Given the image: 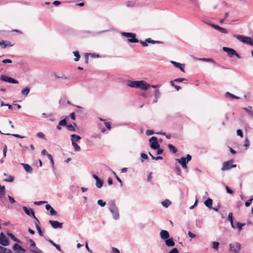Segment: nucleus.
I'll return each instance as SVG.
<instances>
[{"label":"nucleus","instance_id":"nucleus-35","mask_svg":"<svg viewBox=\"0 0 253 253\" xmlns=\"http://www.w3.org/2000/svg\"><path fill=\"white\" fill-rule=\"evenodd\" d=\"M73 54L74 56H75V58L74 59V60L75 61H78L80 58V55L79 54V52L77 50L73 52Z\"/></svg>","mask_w":253,"mask_h":253},{"label":"nucleus","instance_id":"nucleus-22","mask_svg":"<svg viewBox=\"0 0 253 253\" xmlns=\"http://www.w3.org/2000/svg\"><path fill=\"white\" fill-rule=\"evenodd\" d=\"M13 249L16 251H21L22 252V253H25L26 251L25 249L16 243L13 245Z\"/></svg>","mask_w":253,"mask_h":253},{"label":"nucleus","instance_id":"nucleus-11","mask_svg":"<svg viewBox=\"0 0 253 253\" xmlns=\"http://www.w3.org/2000/svg\"><path fill=\"white\" fill-rule=\"evenodd\" d=\"M0 80L4 82L11 84H16L18 83L17 80L5 75H1L0 76Z\"/></svg>","mask_w":253,"mask_h":253},{"label":"nucleus","instance_id":"nucleus-39","mask_svg":"<svg viewBox=\"0 0 253 253\" xmlns=\"http://www.w3.org/2000/svg\"><path fill=\"white\" fill-rule=\"evenodd\" d=\"M199 60L200 61H205V62H210L215 63L214 61L212 58H202L199 59Z\"/></svg>","mask_w":253,"mask_h":253},{"label":"nucleus","instance_id":"nucleus-46","mask_svg":"<svg viewBox=\"0 0 253 253\" xmlns=\"http://www.w3.org/2000/svg\"><path fill=\"white\" fill-rule=\"evenodd\" d=\"M219 243L217 242H212V248L215 250H217L218 249Z\"/></svg>","mask_w":253,"mask_h":253},{"label":"nucleus","instance_id":"nucleus-43","mask_svg":"<svg viewBox=\"0 0 253 253\" xmlns=\"http://www.w3.org/2000/svg\"><path fill=\"white\" fill-rule=\"evenodd\" d=\"M135 5V2L134 1H127L126 2V5L128 7H133Z\"/></svg>","mask_w":253,"mask_h":253},{"label":"nucleus","instance_id":"nucleus-52","mask_svg":"<svg viewBox=\"0 0 253 253\" xmlns=\"http://www.w3.org/2000/svg\"><path fill=\"white\" fill-rule=\"evenodd\" d=\"M31 251L34 253H40L41 251L36 247L31 250Z\"/></svg>","mask_w":253,"mask_h":253},{"label":"nucleus","instance_id":"nucleus-50","mask_svg":"<svg viewBox=\"0 0 253 253\" xmlns=\"http://www.w3.org/2000/svg\"><path fill=\"white\" fill-rule=\"evenodd\" d=\"M38 137L44 139L45 138V135L42 132H39L37 134Z\"/></svg>","mask_w":253,"mask_h":253},{"label":"nucleus","instance_id":"nucleus-47","mask_svg":"<svg viewBox=\"0 0 253 253\" xmlns=\"http://www.w3.org/2000/svg\"><path fill=\"white\" fill-rule=\"evenodd\" d=\"M36 229L38 230V232L39 235L41 236H42L43 235V232H42V231L40 227L39 226V225H37Z\"/></svg>","mask_w":253,"mask_h":253},{"label":"nucleus","instance_id":"nucleus-54","mask_svg":"<svg viewBox=\"0 0 253 253\" xmlns=\"http://www.w3.org/2000/svg\"><path fill=\"white\" fill-rule=\"evenodd\" d=\"M92 137L94 138H101V134L100 133H94L92 134Z\"/></svg>","mask_w":253,"mask_h":253},{"label":"nucleus","instance_id":"nucleus-38","mask_svg":"<svg viewBox=\"0 0 253 253\" xmlns=\"http://www.w3.org/2000/svg\"><path fill=\"white\" fill-rule=\"evenodd\" d=\"M146 42H147L148 43H152V44H154V43H161V42H160V41H154V40H152L151 38H148L146 39Z\"/></svg>","mask_w":253,"mask_h":253},{"label":"nucleus","instance_id":"nucleus-27","mask_svg":"<svg viewBox=\"0 0 253 253\" xmlns=\"http://www.w3.org/2000/svg\"><path fill=\"white\" fill-rule=\"evenodd\" d=\"M0 253H12V252L10 249L3 248L0 246Z\"/></svg>","mask_w":253,"mask_h":253},{"label":"nucleus","instance_id":"nucleus-8","mask_svg":"<svg viewBox=\"0 0 253 253\" xmlns=\"http://www.w3.org/2000/svg\"><path fill=\"white\" fill-rule=\"evenodd\" d=\"M233 161L232 160L226 161L223 163L222 167L221 169L222 171H225L236 167V165H233Z\"/></svg>","mask_w":253,"mask_h":253},{"label":"nucleus","instance_id":"nucleus-26","mask_svg":"<svg viewBox=\"0 0 253 253\" xmlns=\"http://www.w3.org/2000/svg\"><path fill=\"white\" fill-rule=\"evenodd\" d=\"M243 109L245 110L250 116L253 118V110H252L251 106H249L247 108H243Z\"/></svg>","mask_w":253,"mask_h":253},{"label":"nucleus","instance_id":"nucleus-30","mask_svg":"<svg viewBox=\"0 0 253 253\" xmlns=\"http://www.w3.org/2000/svg\"><path fill=\"white\" fill-rule=\"evenodd\" d=\"M77 126L76 123H74L73 125H67V129L72 131H76L75 127Z\"/></svg>","mask_w":253,"mask_h":253},{"label":"nucleus","instance_id":"nucleus-44","mask_svg":"<svg viewBox=\"0 0 253 253\" xmlns=\"http://www.w3.org/2000/svg\"><path fill=\"white\" fill-rule=\"evenodd\" d=\"M97 204L101 207H103L106 205V202H104L102 200H98L97 201Z\"/></svg>","mask_w":253,"mask_h":253},{"label":"nucleus","instance_id":"nucleus-40","mask_svg":"<svg viewBox=\"0 0 253 253\" xmlns=\"http://www.w3.org/2000/svg\"><path fill=\"white\" fill-rule=\"evenodd\" d=\"M48 242L51 244L53 246H54L57 250H58L59 251H61V248H60V247L59 245H57L55 243H54L52 240H48Z\"/></svg>","mask_w":253,"mask_h":253},{"label":"nucleus","instance_id":"nucleus-64","mask_svg":"<svg viewBox=\"0 0 253 253\" xmlns=\"http://www.w3.org/2000/svg\"><path fill=\"white\" fill-rule=\"evenodd\" d=\"M169 253H179V252L176 248H173Z\"/></svg>","mask_w":253,"mask_h":253},{"label":"nucleus","instance_id":"nucleus-56","mask_svg":"<svg viewBox=\"0 0 253 253\" xmlns=\"http://www.w3.org/2000/svg\"><path fill=\"white\" fill-rule=\"evenodd\" d=\"M250 145V141L248 138H246L245 140V144L244 146L246 147H248Z\"/></svg>","mask_w":253,"mask_h":253},{"label":"nucleus","instance_id":"nucleus-5","mask_svg":"<svg viewBox=\"0 0 253 253\" xmlns=\"http://www.w3.org/2000/svg\"><path fill=\"white\" fill-rule=\"evenodd\" d=\"M121 35L124 37L129 38L128 41L129 42L135 43L139 42L138 40L136 39V35L134 33L122 32Z\"/></svg>","mask_w":253,"mask_h":253},{"label":"nucleus","instance_id":"nucleus-15","mask_svg":"<svg viewBox=\"0 0 253 253\" xmlns=\"http://www.w3.org/2000/svg\"><path fill=\"white\" fill-rule=\"evenodd\" d=\"M211 26L221 33L227 34L228 33V31L226 29L221 27L219 26L214 24L213 23V24H211Z\"/></svg>","mask_w":253,"mask_h":253},{"label":"nucleus","instance_id":"nucleus-55","mask_svg":"<svg viewBox=\"0 0 253 253\" xmlns=\"http://www.w3.org/2000/svg\"><path fill=\"white\" fill-rule=\"evenodd\" d=\"M114 175L115 176V177H116V179L120 183L121 186H122L123 185V182H122V180L118 176V175L116 174V173L115 172H114Z\"/></svg>","mask_w":253,"mask_h":253},{"label":"nucleus","instance_id":"nucleus-49","mask_svg":"<svg viewBox=\"0 0 253 253\" xmlns=\"http://www.w3.org/2000/svg\"><path fill=\"white\" fill-rule=\"evenodd\" d=\"M161 95V93L158 89L155 90V96L156 99L159 98Z\"/></svg>","mask_w":253,"mask_h":253},{"label":"nucleus","instance_id":"nucleus-4","mask_svg":"<svg viewBox=\"0 0 253 253\" xmlns=\"http://www.w3.org/2000/svg\"><path fill=\"white\" fill-rule=\"evenodd\" d=\"M192 159L191 156L189 154H187L186 157H182L180 159H176V161H177L182 166L184 169H187V163H188Z\"/></svg>","mask_w":253,"mask_h":253},{"label":"nucleus","instance_id":"nucleus-7","mask_svg":"<svg viewBox=\"0 0 253 253\" xmlns=\"http://www.w3.org/2000/svg\"><path fill=\"white\" fill-rule=\"evenodd\" d=\"M229 251L232 253H239L241 247L239 243H230L229 245Z\"/></svg>","mask_w":253,"mask_h":253},{"label":"nucleus","instance_id":"nucleus-36","mask_svg":"<svg viewBox=\"0 0 253 253\" xmlns=\"http://www.w3.org/2000/svg\"><path fill=\"white\" fill-rule=\"evenodd\" d=\"M30 92V88L28 87H26L23 88L21 91V93L23 95H27Z\"/></svg>","mask_w":253,"mask_h":253},{"label":"nucleus","instance_id":"nucleus-2","mask_svg":"<svg viewBox=\"0 0 253 253\" xmlns=\"http://www.w3.org/2000/svg\"><path fill=\"white\" fill-rule=\"evenodd\" d=\"M161 238L165 242V244L167 247H173L175 243L172 238H169V234L167 230H162L160 233Z\"/></svg>","mask_w":253,"mask_h":253},{"label":"nucleus","instance_id":"nucleus-16","mask_svg":"<svg viewBox=\"0 0 253 253\" xmlns=\"http://www.w3.org/2000/svg\"><path fill=\"white\" fill-rule=\"evenodd\" d=\"M49 223L54 229L61 228L62 227V223L57 221L49 220Z\"/></svg>","mask_w":253,"mask_h":253},{"label":"nucleus","instance_id":"nucleus-17","mask_svg":"<svg viewBox=\"0 0 253 253\" xmlns=\"http://www.w3.org/2000/svg\"><path fill=\"white\" fill-rule=\"evenodd\" d=\"M92 177L96 180L95 185L96 187L98 188H100L103 186V181L102 180L100 179L96 174H93L92 175Z\"/></svg>","mask_w":253,"mask_h":253},{"label":"nucleus","instance_id":"nucleus-23","mask_svg":"<svg viewBox=\"0 0 253 253\" xmlns=\"http://www.w3.org/2000/svg\"><path fill=\"white\" fill-rule=\"evenodd\" d=\"M227 220L230 221L231 227L233 228H235V226L233 223V213L232 212L229 213L227 217Z\"/></svg>","mask_w":253,"mask_h":253},{"label":"nucleus","instance_id":"nucleus-33","mask_svg":"<svg viewBox=\"0 0 253 253\" xmlns=\"http://www.w3.org/2000/svg\"><path fill=\"white\" fill-rule=\"evenodd\" d=\"M245 225V223H241L240 222H237L236 225H235V228H237L239 231H241L242 229L243 226Z\"/></svg>","mask_w":253,"mask_h":253},{"label":"nucleus","instance_id":"nucleus-6","mask_svg":"<svg viewBox=\"0 0 253 253\" xmlns=\"http://www.w3.org/2000/svg\"><path fill=\"white\" fill-rule=\"evenodd\" d=\"M235 37L243 43L253 45V40L250 37H246L242 35H235Z\"/></svg>","mask_w":253,"mask_h":253},{"label":"nucleus","instance_id":"nucleus-58","mask_svg":"<svg viewBox=\"0 0 253 253\" xmlns=\"http://www.w3.org/2000/svg\"><path fill=\"white\" fill-rule=\"evenodd\" d=\"M111 253H120V251L115 247L112 248Z\"/></svg>","mask_w":253,"mask_h":253},{"label":"nucleus","instance_id":"nucleus-63","mask_svg":"<svg viewBox=\"0 0 253 253\" xmlns=\"http://www.w3.org/2000/svg\"><path fill=\"white\" fill-rule=\"evenodd\" d=\"M12 62V60L9 59H5L2 61V62L3 63H11Z\"/></svg>","mask_w":253,"mask_h":253},{"label":"nucleus","instance_id":"nucleus-51","mask_svg":"<svg viewBox=\"0 0 253 253\" xmlns=\"http://www.w3.org/2000/svg\"><path fill=\"white\" fill-rule=\"evenodd\" d=\"M59 125L62 126H66L67 125V122L66 119H63L61 121H60L59 123Z\"/></svg>","mask_w":253,"mask_h":253},{"label":"nucleus","instance_id":"nucleus-18","mask_svg":"<svg viewBox=\"0 0 253 253\" xmlns=\"http://www.w3.org/2000/svg\"><path fill=\"white\" fill-rule=\"evenodd\" d=\"M170 63L173 64L174 67L179 69L182 72H184V64H181L173 61H170Z\"/></svg>","mask_w":253,"mask_h":253},{"label":"nucleus","instance_id":"nucleus-29","mask_svg":"<svg viewBox=\"0 0 253 253\" xmlns=\"http://www.w3.org/2000/svg\"><path fill=\"white\" fill-rule=\"evenodd\" d=\"M168 147L169 149V150L173 153H175L177 151V148L171 144H169L168 145Z\"/></svg>","mask_w":253,"mask_h":253},{"label":"nucleus","instance_id":"nucleus-61","mask_svg":"<svg viewBox=\"0 0 253 253\" xmlns=\"http://www.w3.org/2000/svg\"><path fill=\"white\" fill-rule=\"evenodd\" d=\"M154 133V131L153 130H149L148 129L146 131V134L147 135H150L153 134Z\"/></svg>","mask_w":253,"mask_h":253},{"label":"nucleus","instance_id":"nucleus-34","mask_svg":"<svg viewBox=\"0 0 253 253\" xmlns=\"http://www.w3.org/2000/svg\"><path fill=\"white\" fill-rule=\"evenodd\" d=\"M72 144L75 151L79 152L81 150V147L77 143L73 142Z\"/></svg>","mask_w":253,"mask_h":253},{"label":"nucleus","instance_id":"nucleus-19","mask_svg":"<svg viewBox=\"0 0 253 253\" xmlns=\"http://www.w3.org/2000/svg\"><path fill=\"white\" fill-rule=\"evenodd\" d=\"M12 46L13 44H12L10 42L7 41H5L0 39V46L2 47V48L11 47Z\"/></svg>","mask_w":253,"mask_h":253},{"label":"nucleus","instance_id":"nucleus-14","mask_svg":"<svg viewBox=\"0 0 253 253\" xmlns=\"http://www.w3.org/2000/svg\"><path fill=\"white\" fill-rule=\"evenodd\" d=\"M211 26L221 33L227 34L228 33V31L226 29L221 27L219 26L214 24L213 23V24H211Z\"/></svg>","mask_w":253,"mask_h":253},{"label":"nucleus","instance_id":"nucleus-37","mask_svg":"<svg viewBox=\"0 0 253 253\" xmlns=\"http://www.w3.org/2000/svg\"><path fill=\"white\" fill-rule=\"evenodd\" d=\"M98 119L101 121H104V125L106 126V127L108 129H110L111 128V125L110 123L108 122H105V121L101 118H99Z\"/></svg>","mask_w":253,"mask_h":253},{"label":"nucleus","instance_id":"nucleus-57","mask_svg":"<svg viewBox=\"0 0 253 253\" xmlns=\"http://www.w3.org/2000/svg\"><path fill=\"white\" fill-rule=\"evenodd\" d=\"M237 134L240 136L241 138L243 137V133L241 129H237Z\"/></svg>","mask_w":253,"mask_h":253},{"label":"nucleus","instance_id":"nucleus-3","mask_svg":"<svg viewBox=\"0 0 253 253\" xmlns=\"http://www.w3.org/2000/svg\"><path fill=\"white\" fill-rule=\"evenodd\" d=\"M108 209L112 213L113 218L117 220L119 218V212L118 209L114 201H111L108 204Z\"/></svg>","mask_w":253,"mask_h":253},{"label":"nucleus","instance_id":"nucleus-45","mask_svg":"<svg viewBox=\"0 0 253 253\" xmlns=\"http://www.w3.org/2000/svg\"><path fill=\"white\" fill-rule=\"evenodd\" d=\"M149 154L153 160H159L163 159V157L161 156H157V157H155L154 156H153L150 153H149Z\"/></svg>","mask_w":253,"mask_h":253},{"label":"nucleus","instance_id":"nucleus-13","mask_svg":"<svg viewBox=\"0 0 253 253\" xmlns=\"http://www.w3.org/2000/svg\"><path fill=\"white\" fill-rule=\"evenodd\" d=\"M0 244L3 246H7L9 245V242L3 232L0 233Z\"/></svg>","mask_w":253,"mask_h":253},{"label":"nucleus","instance_id":"nucleus-25","mask_svg":"<svg viewBox=\"0 0 253 253\" xmlns=\"http://www.w3.org/2000/svg\"><path fill=\"white\" fill-rule=\"evenodd\" d=\"M161 204L164 207L167 208L171 205V202L169 199H166Z\"/></svg>","mask_w":253,"mask_h":253},{"label":"nucleus","instance_id":"nucleus-32","mask_svg":"<svg viewBox=\"0 0 253 253\" xmlns=\"http://www.w3.org/2000/svg\"><path fill=\"white\" fill-rule=\"evenodd\" d=\"M90 55L92 57H99V55L98 54H96L95 53H86L85 54V58H86V63L88 62V56Z\"/></svg>","mask_w":253,"mask_h":253},{"label":"nucleus","instance_id":"nucleus-9","mask_svg":"<svg viewBox=\"0 0 253 253\" xmlns=\"http://www.w3.org/2000/svg\"><path fill=\"white\" fill-rule=\"evenodd\" d=\"M149 142L150 143V147L151 148L156 150L159 148L160 145L158 142L157 138L155 136H152L149 139Z\"/></svg>","mask_w":253,"mask_h":253},{"label":"nucleus","instance_id":"nucleus-12","mask_svg":"<svg viewBox=\"0 0 253 253\" xmlns=\"http://www.w3.org/2000/svg\"><path fill=\"white\" fill-rule=\"evenodd\" d=\"M22 208H23V210H24V211L25 212V213L27 215L30 216L31 217H32L33 218H34V219L37 220V222L38 223H39V220L38 219V218L35 215V212H34V211H33V210H32V209L29 210L25 206H23Z\"/></svg>","mask_w":253,"mask_h":253},{"label":"nucleus","instance_id":"nucleus-62","mask_svg":"<svg viewBox=\"0 0 253 253\" xmlns=\"http://www.w3.org/2000/svg\"><path fill=\"white\" fill-rule=\"evenodd\" d=\"M46 202L45 201H36L34 203V204L36 205H41L42 204L45 203Z\"/></svg>","mask_w":253,"mask_h":253},{"label":"nucleus","instance_id":"nucleus-21","mask_svg":"<svg viewBox=\"0 0 253 253\" xmlns=\"http://www.w3.org/2000/svg\"><path fill=\"white\" fill-rule=\"evenodd\" d=\"M45 209L47 211H50L51 215H55L57 214V212L51 207L50 205H46Z\"/></svg>","mask_w":253,"mask_h":253},{"label":"nucleus","instance_id":"nucleus-28","mask_svg":"<svg viewBox=\"0 0 253 253\" xmlns=\"http://www.w3.org/2000/svg\"><path fill=\"white\" fill-rule=\"evenodd\" d=\"M205 206L209 208H211V205L212 204V200L209 198L207 200L205 201L204 203Z\"/></svg>","mask_w":253,"mask_h":253},{"label":"nucleus","instance_id":"nucleus-1","mask_svg":"<svg viewBox=\"0 0 253 253\" xmlns=\"http://www.w3.org/2000/svg\"><path fill=\"white\" fill-rule=\"evenodd\" d=\"M126 84L129 87L139 88L143 90H146L151 87V85L144 80H128L127 81Z\"/></svg>","mask_w":253,"mask_h":253},{"label":"nucleus","instance_id":"nucleus-60","mask_svg":"<svg viewBox=\"0 0 253 253\" xmlns=\"http://www.w3.org/2000/svg\"><path fill=\"white\" fill-rule=\"evenodd\" d=\"M29 241L30 242V247L34 248L36 246V244L34 241L33 239H30Z\"/></svg>","mask_w":253,"mask_h":253},{"label":"nucleus","instance_id":"nucleus-48","mask_svg":"<svg viewBox=\"0 0 253 253\" xmlns=\"http://www.w3.org/2000/svg\"><path fill=\"white\" fill-rule=\"evenodd\" d=\"M175 171L177 175H181V169L179 167H175Z\"/></svg>","mask_w":253,"mask_h":253},{"label":"nucleus","instance_id":"nucleus-24","mask_svg":"<svg viewBox=\"0 0 253 253\" xmlns=\"http://www.w3.org/2000/svg\"><path fill=\"white\" fill-rule=\"evenodd\" d=\"M71 137L72 143H76V142L79 141L81 139V137L79 135L76 134H72Z\"/></svg>","mask_w":253,"mask_h":253},{"label":"nucleus","instance_id":"nucleus-10","mask_svg":"<svg viewBox=\"0 0 253 253\" xmlns=\"http://www.w3.org/2000/svg\"><path fill=\"white\" fill-rule=\"evenodd\" d=\"M222 49L224 52L227 53V54L229 57H232L233 55H235L238 58H240L239 55L233 48L227 47H223L222 48Z\"/></svg>","mask_w":253,"mask_h":253},{"label":"nucleus","instance_id":"nucleus-41","mask_svg":"<svg viewBox=\"0 0 253 253\" xmlns=\"http://www.w3.org/2000/svg\"><path fill=\"white\" fill-rule=\"evenodd\" d=\"M7 235L10 237L14 241L19 242V241L11 233H7Z\"/></svg>","mask_w":253,"mask_h":253},{"label":"nucleus","instance_id":"nucleus-53","mask_svg":"<svg viewBox=\"0 0 253 253\" xmlns=\"http://www.w3.org/2000/svg\"><path fill=\"white\" fill-rule=\"evenodd\" d=\"M14 180V177L12 176H9L7 178L4 179V181L6 182H12Z\"/></svg>","mask_w":253,"mask_h":253},{"label":"nucleus","instance_id":"nucleus-59","mask_svg":"<svg viewBox=\"0 0 253 253\" xmlns=\"http://www.w3.org/2000/svg\"><path fill=\"white\" fill-rule=\"evenodd\" d=\"M138 42H140L143 46H147L148 45V42H146V40L145 41H139Z\"/></svg>","mask_w":253,"mask_h":253},{"label":"nucleus","instance_id":"nucleus-42","mask_svg":"<svg viewBox=\"0 0 253 253\" xmlns=\"http://www.w3.org/2000/svg\"><path fill=\"white\" fill-rule=\"evenodd\" d=\"M5 194V187L4 186H1L0 185V197L4 195Z\"/></svg>","mask_w":253,"mask_h":253},{"label":"nucleus","instance_id":"nucleus-31","mask_svg":"<svg viewBox=\"0 0 253 253\" xmlns=\"http://www.w3.org/2000/svg\"><path fill=\"white\" fill-rule=\"evenodd\" d=\"M225 96L226 97H231L232 99H239L240 98L239 97L235 96L229 92H226Z\"/></svg>","mask_w":253,"mask_h":253},{"label":"nucleus","instance_id":"nucleus-20","mask_svg":"<svg viewBox=\"0 0 253 253\" xmlns=\"http://www.w3.org/2000/svg\"><path fill=\"white\" fill-rule=\"evenodd\" d=\"M21 165L23 167L25 170L27 172L30 173L32 172L33 169L29 164L21 163Z\"/></svg>","mask_w":253,"mask_h":253}]
</instances>
